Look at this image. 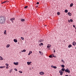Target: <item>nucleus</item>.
Listing matches in <instances>:
<instances>
[{
  "label": "nucleus",
  "mask_w": 76,
  "mask_h": 76,
  "mask_svg": "<svg viewBox=\"0 0 76 76\" xmlns=\"http://www.w3.org/2000/svg\"><path fill=\"white\" fill-rule=\"evenodd\" d=\"M37 4H39V2H37L36 3Z\"/></svg>",
  "instance_id": "nucleus-38"
},
{
  "label": "nucleus",
  "mask_w": 76,
  "mask_h": 76,
  "mask_svg": "<svg viewBox=\"0 0 76 76\" xmlns=\"http://www.w3.org/2000/svg\"><path fill=\"white\" fill-rule=\"evenodd\" d=\"M22 52H26V50L24 49L23 50L21 51Z\"/></svg>",
  "instance_id": "nucleus-21"
},
{
  "label": "nucleus",
  "mask_w": 76,
  "mask_h": 76,
  "mask_svg": "<svg viewBox=\"0 0 76 76\" xmlns=\"http://www.w3.org/2000/svg\"><path fill=\"white\" fill-rule=\"evenodd\" d=\"M68 15H69V16H71L72 15V14L70 12H68Z\"/></svg>",
  "instance_id": "nucleus-9"
},
{
  "label": "nucleus",
  "mask_w": 76,
  "mask_h": 76,
  "mask_svg": "<svg viewBox=\"0 0 76 76\" xmlns=\"http://www.w3.org/2000/svg\"><path fill=\"white\" fill-rule=\"evenodd\" d=\"M15 18H12L10 19L11 20H15Z\"/></svg>",
  "instance_id": "nucleus-13"
},
{
  "label": "nucleus",
  "mask_w": 76,
  "mask_h": 76,
  "mask_svg": "<svg viewBox=\"0 0 76 76\" xmlns=\"http://www.w3.org/2000/svg\"><path fill=\"white\" fill-rule=\"evenodd\" d=\"M68 22H70V20H68Z\"/></svg>",
  "instance_id": "nucleus-48"
},
{
  "label": "nucleus",
  "mask_w": 76,
  "mask_h": 76,
  "mask_svg": "<svg viewBox=\"0 0 76 76\" xmlns=\"http://www.w3.org/2000/svg\"><path fill=\"white\" fill-rule=\"evenodd\" d=\"M69 76H71V75H69Z\"/></svg>",
  "instance_id": "nucleus-51"
},
{
  "label": "nucleus",
  "mask_w": 76,
  "mask_h": 76,
  "mask_svg": "<svg viewBox=\"0 0 76 76\" xmlns=\"http://www.w3.org/2000/svg\"><path fill=\"white\" fill-rule=\"evenodd\" d=\"M4 3H5V1L1 3V4H3Z\"/></svg>",
  "instance_id": "nucleus-35"
},
{
  "label": "nucleus",
  "mask_w": 76,
  "mask_h": 76,
  "mask_svg": "<svg viewBox=\"0 0 76 76\" xmlns=\"http://www.w3.org/2000/svg\"><path fill=\"white\" fill-rule=\"evenodd\" d=\"M54 53H55V52H56V50H54Z\"/></svg>",
  "instance_id": "nucleus-45"
},
{
  "label": "nucleus",
  "mask_w": 76,
  "mask_h": 76,
  "mask_svg": "<svg viewBox=\"0 0 76 76\" xmlns=\"http://www.w3.org/2000/svg\"><path fill=\"white\" fill-rule=\"evenodd\" d=\"M6 21V18L2 17V16H0V24L1 25H4Z\"/></svg>",
  "instance_id": "nucleus-1"
},
{
  "label": "nucleus",
  "mask_w": 76,
  "mask_h": 76,
  "mask_svg": "<svg viewBox=\"0 0 76 76\" xmlns=\"http://www.w3.org/2000/svg\"><path fill=\"white\" fill-rule=\"evenodd\" d=\"M72 47V46L71 45H68L69 48H70V47Z\"/></svg>",
  "instance_id": "nucleus-17"
},
{
  "label": "nucleus",
  "mask_w": 76,
  "mask_h": 76,
  "mask_svg": "<svg viewBox=\"0 0 76 76\" xmlns=\"http://www.w3.org/2000/svg\"><path fill=\"white\" fill-rule=\"evenodd\" d=\"M70 21L71 22H73V20L72 19H70Z\"/></svg>",
  "instance_id": "nucleus-32"
},
{
  "label": "nucleus",
  "mask_w": 76,
  "mask_h": 76,
  "mask_svg": "<svg viewBox=\"0 0 76 76\" xmlns=\"http://www.w3.org/2000/svg\"><path fill=\"white\" fill-rule=\"evenodd\" d=\"M14 64L15 65H18V64H19V63H18V62H17L16 63L14 62Z\"/></svg>",
  "instance_id": "nucleus-6"
},
{
  "label": "nucleus",
  "mask_w": 76,
  "mask_h": 76,
  "mask_svg": "<svg viewBox=\"0 0 76 76\" xmlns=\"http://www.w3.org/2000/svg\"><path fill=\"white\" fill-rule=\"evenodd\" d=\"M3 60V58L1 56H0V60Z\"/></svg>",
  "instance_id": "nucleus-14"
},
{
  "label": "nucleus",
  "mask_w": 76,
  "mask_h": 76,
  "mask_svg": "<svg viewBox=\"0 0 76 76\" xmlns=\"http://www.w3.org/2000/svg\"><path fill=\"white\" fill-rule=\"evenodd\" d=\"M6 68L7 69H8V68H9V67H8V66H7V67H6Z\"/></svg>",
  "instance_id": "nucleus-41"
},
{
  "label": "nucleus",
  "mask_w": 76,
  "mask_h": 76,
  "mask_svg": "<svg viewBox=\"0 0 76 76\" xmlns=\"http://www.w3.org/2000/svg\"><path fill=\"white\" fill-rule=\"evenodd\" d=\"M61 62H64V61L63 60H61Z\"/></svg>",
  "instance_id": "nucleus-39"
},
{
  "label": "nucleus",
  "mask_w": 76,
  "mask_h": 76,
  "mask_svg": "<svg viewBox=\"0 0 76 76\" xmlns=\"http://www.w3.org/2000/svg\"><path fill=\"white\" fill-rule=\"evenodd\" d=\"M65 76H68V75H65Z\"/></svg>",
  "instance_id": "nucleus-49"
},
{
  "label": "nucleus",
  "mask_w": 76,
  "mask_h": 76,
  "mask_svg": "<svg viewBox=\"0 0 76 76\" xmlns=\"http://www.w3.org/2000/svg\"><path fill=\"white\" fill-rule=\"evenodd\" d=\"M10 47V45L9 44H8L7 45L6 47L7 48H9Z\"/></svg>",
  "instance_id": "nucleus-16"
},
{
  "label": "nucleus",
  "mask_w": 76,
  "mask_h": 76,
  "mask_svg": "<svg viewBox=\"0 0 76 76\" xmlns=\"http://www.w3.org/2000/svg\"><path fill=\"white\" fill-rule=\"evenodd\" d=\"M5 65H6V66H9V65L7 64H5Z\"/></svg>",
  "instance_id": "nucleus-27"
},
{
  "label": "nucleus",
  "mask_w": 76,
  "mask_h": 76,
  "mask_svg": "<svg viewBox=\"0 0 76 76\" xmlns=\"http://www.w3.org/2000/svg\"><path fill=\"white\" fill-rule=\"evenodd\" d=\"M72 44L73 45H74V46H75L76 45V43L75 42H73Z\"/></svg>",
  "instance_id": "nucleus-7"
},
{
  "label": "nucleus",
  "mask_w": 76,
  "mask_h": 76,
  "mask_svg": "<svg viewBox=\"0 0 76 76\" xmlns=\"http://www.w3.org/2000/svg\"><path fill=\"white\" fill-rule=\"evenodd\" d=\"M20 20H21V22H24V21H25V20L23 18H21L20 19Z\"/></svg>",
  "instance_id": "nucleus-11"
},
{
  "label": "nucleus",
  "mask_w": 76,
  "mask_h": 76,
  "mask_svg": "<svg viewBox=\"0 0 76 76\" xmlns=\"http://www.w3.org/2000/svg\"><path fill=\"white\" fill-rule=\"evenodd\" d=\"M9 1H5V3H8V2H9Z\"/></svg>",
  "instance_id": "nucleus-30"
},
{
  "label": "nucleus",
  "mask_w": 76,
  "mask_h": 76,
  "mask_svg": "<svg viewBox=\"0 0 76 76\" xmlns=\"http://www.w3.org/2000/svg\"><path fill=\"white\" fill-rule=\"evenodd\" d=\"M14 41L15 42H18V40L16 39H14Z\"/></svg>",
  "instance_id": "nucleus-15"
},
{
  "label": "nucleus",
  "mask_w": 76,
  "mask_h": 76,
  "mask_svg": "<svg viewBox=\"0 0 76 76\" xmlns=\"http://www.w3.org/2000/svg\"><path fill=\"white\" fill-rule=\"evenodd\" d=\"M12 70H10V73H11V72H12Z\"/></svg>",
  "instance_id": "nucleus-36"
},
{
  "label": "nucleus",
  "mask_w": 76,
  "mask_h": 76,
  "mask_svg": "<svg viewBox=\"0 0 76 76\" xmlns=\"http://www.w3.org/2000/svg\"><path fill=\"white\" fill-rule=\"evenodd\" d=\"M32 51H30L28 55V56H30V54H32Z\"/></svg>",
  "instance_id": "nucleus-12"
},
{
  "label": "nucleus",
  "mask_w": 76,
  "mask_h": 76,
  "mask_svg": "<svg viewBox=\"0 0 76 76\" xmlns=\"http://www.w3.org/2000/svg\"><path fill=\"white\" fill-rule=\"evenodd\" d=\"M61 66L62 67V68H64V67L65 66L64 65H61Z\"/></svg>",
  "instance_id": "nucleus-22"
},
{
  "label": "nucleus",
  "mask_w": 76,
  "mask_h": 76,
  "mask_svg": "<svg viewBox=\"0 0 76 76\" xmlns=\"http://www.w3.org/2000/svg\"><path fill=\"white\" fill-rule=\"evenodd\" d=\"M12 23H13V22H14L13 21V20H12Z\"/></svg>",
  "instance_id": "nucleus-46"
},
{
  "label": "nucleus",
  "mask_w": 76,
  "mask_h": 76,
  "mask_svg": "<svg viewBox=\"0 0 76 76\" xmlns=\"http://www.w3.org/2000/svg\"><path fill=\"white\" fill-rule=\"evenodd\" d=\"M26 8H28V6H25L24 7V9H26Z\"/></svg>",
  "instance_id": "nucleus-31"
},
{
  "label": "nucleus",
  "mask_w": 76,
  "mask_h": 76,
  "mask_svg": "<svg viewBox=\"0 0 76 76\" xmlns=\"http://www.w3.org/2000/svg\"><path fill=\"white\" fill-rule=\"evenodd\" d=\"M65 69H64V68H62V69H61V70L62 71H63V72H64V71H65Z\"/></svg>",
  "instance_id": "nucleus-23"
},
{
  "label": "nucleus",
  "mask_w": 76,
  "mask_h": 76,
  "mask_svg": "<svg viewBox=\"0 0 76 76\" xmlns=\"http://www.w3.org/2000/svg\"><path fill=\"white\" fill-rule=\"evenodd\" d=\"M5 67H6V66H0V69H3V68H5Z\"/></svg>",
  "instance_id": "nucleus-10"
},
{
  "label": "nucleus",
  "mask_w": 76,
  "mask_h": 76,
  "mask_svg": "<svg viewBox=\"0 0 76 76\" xmlns=\"http://www.w3.org/2000/svg\"><path fill=\"white\" fill-rule=\"evenodd\" d=\"M21 38L22 40H23V39H24V38L23 37H21Z\"/></svg>",
  "instance_id": "nucleus-29"
},
{
  "label": "nucleus",
  "mask_w": 76,
  "mask_h": 76,
  "mask_svg": "<svg viewBox=\"0 0 76 76\" xmlns=\"http://www.w3.org/2000/svg\"><path fill=\"white\" fill-rule=\"evenodd\" d=\"M58 15H60V12H58L57 13Z\"/></svg>",
  "instance_id": "nucleus-28"
},
{
  "label": "nucleus",
  "mask_w": 76,
  "mask_h": 76,
  "mask_svg": "<svg viewBox=\"0 0 76 76\" xmlns=\"http://www.w3.org/2000/svg\"><path fill=\"white\" fill-rule=\"evenodd\" d=\"M41 55H43V53H41V54H40Z\"/></svg>",
  "instance_id": "nucleus-43"
},
{
  "label": "nucleus",
  "mask_w": 76,
  "mask_h": 76,
  "mask_svg": "<svg viewBox=\"0 0 76 76\" xmlns=\"http://www.w3.org/2000/svg\"><path fill=\"white\" fill-rule=\"evenodd\" d=\"M65 13H67L68 12V10H65Z\"/></svg>",
  "instance_id": "nucleus-19"
},
{
  "label": "nucleus",
  "mask_w": 76,
  "mask_h": 76,
  "mask_svg": "<svg viewBox=\"0 0 76 76\" xmlns=\"http://www.w3.org/2000/svg\"><path fill=\"white\" fill-rule=\"evenodd\" d=\"M39 45L40 46H41V45H43V43H41Z\"/></svg>",
  "instance_id": "nucleus-20"
},
{
  "label": "nucleus",
  "mask_w": 76,
  "mask_h": 76,
  "mask_svg": "<svg viewBox=\"0 0 76 76\" xmlns=\"http://www.w3.org/2000/svg\"><path fill=\"white\" fill-rule=\"evenodd\" d=\"M19 73H22V71H19Z\"/></svg>",
  "instance_id": "nucleus-26"
},
{
  "label": "nucleus",
  "mask_w": 76,
  "mask_h": 76,
  "mask_svg": "<svg viewBox=\"0 0 76 76\" xmlns=\"http://www.w3.org/2000/svg\"><path fill=\"white\" fill-rule=\"evenodd\" d=\"M73 26L74 28H75V25H73Z\"/></svg>",
  "instance_id": "nucleus-40"
},
{
  "label": "nucleus",
  "mask_w": 76,
  "mask_h": 76,
  "mask_svg": "<svg viewBox=\"0 0 76 76\" xmlns=\"http://www.w3.org/2000/svg\"><path fill=\"white\" fill-rule=\"evenodd\" d=\"M31 63H32V62H27V64L28 65H29L31 64Z\"/></svg>",
  "instance_id": "nucleus-8"
},
{
  "label": "nucleus",
  "mask_w": 76,
  "mask_h": 76,
  "mask_svg": "<svg viewBox=\"0 0 76 76\" xmlns=\"http://www.w3.org/2000/svg\"><path fill=\"white\" fill-rule=\"evenodd\" d=\"M39 53L41 54V51H39Z\"/></svg>",
  "instance_id": "nucleus-42"
},
{
  "label": "nucleus",
  "mask_w": 76,
  "mask_h": 76,
  "mask_svg": "<svg viewBox=\"0 0 76 76\" xmlns=\"http://www.w3.org/2000/svg\"><path fill=\"white\" fill-rule=\"evenodd\" d=\"M73 4L72 3L70 5V7H72L73 6Z\"/></svg>",
  "instance_id": "nucleus-18"
},
{
  "label": "nucleus",
  "mask_w": 76,
  "mask_h": 76,
  "mask_svg": "<svg viewBox=\"0 0 76 76\" xmlns=\"http://www.w3.org/2000/svg\"><path fill=\"white\" fill-rule=\"evenodd\" d=\"M44 72H39L40 75H44Z\"/></svg>",
  "instance_id": "nucleus-3"
},
{
  "label": "nucleus",
  "mask_w": 76,
  "mask_h": 76,
  "mask_svg": "<svg viewBox=\"0 0 76 76\" xmlns=\"http://www.w3.org/2000/svg\"><path fill=\"white\" fill-rule=\"evenodd\" d=\"M75 29H76V28H75Z\"/></svg>",
  "instance_id": "nucleus-52"
},
{
  "label": "nucleus",
  "mask_w": 76,
  "mask_h": 76,
  "mask_svg": "<svg viewBox=\"0 0 76 76\" xmlns=\"http://www.w3.org/2000/svg\"><path fill=\"white\" fill-rule=\"evenodd\" d=\"M52 55V56H53L52 57H54V55Z\"/></svg>",
  "instance_id": "nucleus-44"
},
{
  "label": "nucleus",
  "mask_w": 76,
  "mask_h": 76,
  "mask_svg": "<svg viewBox=\"0 0 76 76\" xmlns=\"http://www.w3.org/2000/svg\"><path fill=\"white\" fill-rule=\"evenodd\" d=\"M38 7V6H36V7Z\"/></svg>",
  "instance_id": "nucleus-47"
},
{
  "label": "nucleus",
  "mask_w": 76,
  "mask_h": 76,
  "mask_svg": "<svg viewBox=\"0 0 76 76\" xmlns=\"http://www.w3.org/2000/svg\"><path fill=\"white\" fill-rule=\"evenodd\" d=\"M65 72H66V73H70V71H69V69H65Z\"/></svg>",
  "instance_id": "nucleus-2"
},
{
  "label": "nucleus",
  "mask_w": 76,
  "mask_h": 76,
  "mask_svg": "<svg viewBox=\"0 0 76 76\" xmlns=\"http://www.w3.org/2000/svg\"><path fill=\"white\" fill-rule=\"evenodd\" d=\"M47 26V25H45V26Z\"/></svg>",
  "instance_id": "nucleus-50"
},
{
  "label": "nucleus",
  "mask_w": 76,
  "mask_h": 76,
  "mask_svg": "<svg viewBox=\"0 0 76 76\" xmlns=\"http://www.w3.org/2000/svg\"><path fill=\"white\" fill-rule=\"evenodd\" d=\"M49 57L50 58H51V57H53V55H50Z\"/></svg>",
  "instance_id": "nucleus-24"
},
{
  "label": "nucleus",
  "mask_w": 76,
  "mask_h": 76,
  "mask_svg": "<svg viewBox=\"0 0 76 76\" xmlns=\"http://www.w3.org/2000/svg\"><path fill=\"white\" fill-rule=\"evenodd\" d=\"M53 68H54V69H57V67L56 66H54Z\"/></svg>",
  "instance_id": "nucleus-34"
},
{
  "label": "nucleus",
  "mask_w": 76,
  "mask_h": 76,
  "mask_svg": "<svg viewBox=\"0 0 76 76\" xmlns=\"http://www.w3.org/2000/svg\"><path fill=\"white\" fill-rule=\"evenodd\" d=\"M59 72L60 73L61 75H63V71H62L61 70Z\"/></svg>",
  "instance_id": "nucleus-5"
},
{
  "label": "nucleus",
  "mask_w": 76,
  "mask_h": 76,
  "mask_svg": "<svg viewBox=\"0 0 76 76\" xmlns=\"http://www.w3.org/2000/svg\"><path fill=\"white\" fill-rule=\"evenodd\" d=\"M4 34H6V30H4Z\"/></svg>",
  "instance_id": "nucleus-25"
},
{
  "label": "nucleus",
  "mask_w": 76,
  "mask_h": 76,
  "mask_svg": "<svg viewBox=\"0 0 76 76\" xmlns=\"http://www.w3.org/2000/svg\"><path fill=\"white\" fill-rule=\"evenodd\" d=\"M50 47H51V45L48 44L47 45V48H50Z\"/></svg>",
  "instance_id": "nucleus-4"
},
{
  "label": "nucleus",
  "mask_w": 76,
  "mask_h": 76,
  "mask_svg": "<svg viewBox=\"0 0 76 76\" xmlns=\"http://www.w3.org/2000/svg\"><path fill=\"white\" fill-rule=\"evenodd\" d=\"M15 70V71H16V72H17V71H18V70H17V69H16L15 68L14 69Z\"/></svg>",
  "instance_id": "nucleus-33"
},
{
  "label": "nucleus",
  "mask_w": 76,
  "mask_h": 76,
  "mask_svg": "<svg viewBox=\"0 0 76 76\" xmlns=\"http://www.w3.org/2000/svg\"><path fill=\"white\" fill-rule=\"evenodd\" d=\"M54 66H53V65L51 66V67H52V68H54Z\"/></svg>",
  "instance_id": "nucleus-37"
}]
</instances>
